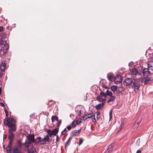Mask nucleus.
<instances>
[{
	"mask_svg": "<svg viewBox=\"0 0 153 153\" xmlns=\"http://www.w3.org/2000/svg\"><path fill=\"white\" fill-rule=\"evenodd\" d=\"M143 82V79H134L130 78H126L123 82V85L126 86H129L130 88L133 89L134 92L137 93Z\"/></svg>",
	"mask_w": 153,
	"mask_h": 153,
	"instance_id": "nucleus-1",
	"label": "nucleus"
},
{
	"mask_svg": "<svg viewBox=\"0 0 153 153\" xmlns=\"http://www.w3.org/2000/svg\"><path fill=\"white\" fill-rule=\"evenodd\" d=\"M15 122V120L11 118H5L4 119V124L5 126H7L9 128L8 132L10 131L11 132L15 131L16 130L15 125L13 123Z\"/></svg>",
	"mask_w": 153,
	"mask_h": 153,
	"instance_id": "nucleus-2",
	"label": "nucleus"
},
{
	"mask_svg": "<svg viewBox=\"0 0 153 153\" xmlns=\"http://www.w3.org/2000/svg\"><path fill=\"white\" fill-rule=\"evenodd\" d=\"M23 144L20 140L18 141L17 143L11 147L12 153H23L22 150Z\"/></svg>",
	"mask_w": 153,
	"mask_h": 153,
	"instance_id": "nucleus-3",
	"label": "nucleus"
},
{
	"mask_svg": "<svg viewBox=\"0 0 153 153\" xmlns=\"http://www.w3.org/2000/svg\"><path fill=\"white\" fill-rule=\"evenodd\" d=\"M8 138L9 140V144L6 148L7 151V153H11V147L13 145V142L14 137V134L10 131L8 132Z\"/></svg>",
	"mask_w": 153,
	"mask_h": 153,
	"instance_id": "nucleus-4",
	"label": "nucleus"
},
{
	"mask_svg": "<svg viewBox=\"0 0 153 153\" xmlns=\"http://www.w3.org/2000/svg\"><path fill=\"white\" fill-rule=\"evenodd\" d=\"M105 92V91L104 89L103 90H101L100 95L96 97V100L100 102H104V103H105L106 99V96L104 94Z\"/></svg>",
	"mask_w": 153,
	"mask_h": 153,
	"instance_id": "nucleus-5",
	"label": "nucleus"
},
{
	"mask_svg": "<svg viewBox=\"0 0 153 153\" xmlns=\"http://www.w3.org/2000/svg\"><path fill=\"white\" fill-rule=\"evenodd\" d=\"M102 81H100V85L99 86L98 88L100 89V88L102 87L103 88V89L104 90V91H105V92L104 93V94L106 96V98L107 97V96H111L112 95V93L111 91H108V89L109 88L107 86H106L104 84H102Z\"/></svg>",
	"mask_w": 153,
	"mask_h": 153,
	"instance_id": "nucleus-6",
	"label": "nucleus"
},
{
	"mask_svg": "<svg viewBox=\"0 0 153 153\" xmlns=\"http://www.w3.org/2000/svg\"><path fill=\"white\" fill-rule=\"evenodd\" d=\"M91 118L94 119L93 120V122L94 123V124H96V119L95 118V116L91 113L88 114H85L84 116L82 117L83 120L85 121L88 118Z\"/></svg>",
	"mask_w": 153,
	"mask_h": 153,
	"instance_id": "nucleus-7",
	"label": "nucleus"
},
{
	"mask_svg": "<svg viewBox=\"0 0 153 153\" xmlns=\"http://www.w3.org/2000/svg\"><path fill=\"white\" fill-rule=\"evenodd\" d=\"M59 131V129L56 128L54 129L51 130L50 129H48L47 131L49 136L51 137L52 135H56V134L58 133Z\"/></svg>",
	"mask_w": 153,
	"mask_h": 153,
	"instance_id": "nucleus-8",
	"label": "nucleus"
},
{
	"mask_svg": "<svg viewBox=\"0 0 153 153\" xmlns=\"http://www.w3.org/2000/svg\"><path fill=\"white\" fill-rule=\"evenodd\" d=\"M114 81L117 84H119L122 81V77L121 75H117L115 78Z\"/></svg>",
	"mask_w": 153,
	"mask_h": 153,
	"instance_id": "nucleus-9",
	"label": "nucleus"
},
{
	"mask_svg": "<svg viewBox=\"0 0 153 153\" xmlns=\"http://www.w3.org/2000/svg\"><path fill=\"white\" fill-rule=\"evenodd\" d=\"M28 144H31L32 143H34L35 142V140L34 136L33 135H30L27 137Z\"/></svg>",
	"mask_w": 153,
	"mask_h": 153,
	"instance_id": "nucleus-10",
	"label": "nucleus"
},
{
	"mask_svg": "<svg viewBox=\"0 0 153 153\" xmlns=\"http://www.w3.org/2000/svg\"><path fill=\"white\" fill-rule=\"evenodd\" d=\"M6 68L5 62L4 61H2L1 64H0V69L1 71H4Z\"/></svg>",
	"mask_w": 153,
	"mask_h": 153,
	"instance_id": "nucleus-11",
	"label": "nucleus"
},
{
	"mask_svg": "<svg viewBox=\"0 0 153 153\" xmlns=\"http://www.w3.org/2000/svg\"><path fill=\"white\" fill-rule=\"evenodd\" d=\"M105 103H104V102L98 103V104L96 105V109L99 110L102 109Z\"/></svg>",
	"mask_w": 153,
	"mask_h": 153,
	"instance_id": "nucleus-12",
	"label": "nucleus"
},
{
	"mask_svg": "<svg viewBox=\"0 0 153 153\" xmlns=\"http://www.w3.org/2000/svg\"><path fill=\"white\" fill-rule=\"evenodd\" d=\"M148 68H144L143 71V74L144 76H147L150 74V72L149 71Z\"/></svg>",
	"mask_w": 153,
	"mask_h": 153,
	"instance_id": "nucleus-13",
	"label": "nucleus"
},
{
	"mask_svg": "<svg viewBox=\"0 0 153 153\" xmlns=\"http://www.w3.org/2000/svg\"><path fill=\"white\" fill-rule=\"evenodd\" d=\"M151 78H149V77H146L143 79V82H144V84L149 83L151 81Z\"/></svg>",
	"mask_w": 153,
	"mask_h": 153,
	"instance_id": "nucleus-14",
	"label": "nucleus"
},
{
	"mask_svg": "<svg viewBox=\"0 0 153 153\" xmlns=\"http://www.w3.org/2000/svg\"><path fill=\"white\" fill-rule=\"evenodd\" d=\"M110 98L107 101V103H108L111 102H113L115 101L116 99V97L112 95L111 96H109Z\"/></svg>",
	"mask_w": 153,
	"mask_h": 153,
	"instance_id": "nucleus-15",
	"label": "nucleus"
},
{
	"mask_svg": "<svg viewBox=\"0 0 153 153\" xmlns=\"http://www.w3.org/2000/svg\"><path fill=\"white\" fill-rule=\"evenodd\" d=\"M137 74L136 68H133L132 69L131 74L134 77H135Z\"/></svg>",
	"mask_w": 153,
	"mask_h": 153,
	"instance_id": "nucleus-16",
	"label": "nucleus"
},
{
	"mask_svg": "<svg viewBox=\"0 0 153 153\" xmlns=\"http://www.w3.org/2000/svg\"><path fill=\"white\" fill-rule=\"evenodd\" d=\"M148 68L151 70H153V61L149 62L148 64Z\"/></svg>",
	"mask_w": 153,
	"mask_h": 153,
	"instance_id": "nucleus-17",
	"label": "nucleus"
},
{
	"mask_svg": "<svg viewBox=\"0 0 153 153\" xmlns=\"http://www.w3.org/2000/svg\"><path fill=\"white\" fill-rule=\"evenodd\" d=\"M81 130V129H79L78 130H75L73 131L72 133L73 136H75L77 135L80 132Z\"/></svg>",
	"mask_w": 153,
	"mask_h": 153,
	"instance_id": "nucleus-18",
	"label": "nucleus"
},
{
	"mask_svg": "<svg viewBox=\"0 0 153 153\" xmlns=\"http://www.w3.org/2000/svg\"><path fill=\"white\" fill-rule=\"evenodd\" d=\"M111 91L114 93L115 91L117 90V87L116 85H112L111 87Z\"/></svg>",
	"mask_w": 153,
	"mask_h": 153,
	"instance_id": "nucleus-19",
	"label": "nucleus"
},
{
	"mask_svg": "<svg viewBox=\"0 0 153 153\" xmlns=\"http://www.w3.org/2000/svg\"><path fill=\"white\" fill-rule=\"evenodd\" d=\"M41 137H38L35 140V144H37L40 142H41Z\"/></svg>",
	"mask_w": 153,
	"mask_h": 153,
	"instance_id": "nucleus-20",
	"label": "nucleus"
},
{
	"mask_svg": "<svg viewBox=\"0 0 153 153\" xmlns=\"http://www.w3.org/2000/svg\"><path fill=\"white\" fill-rule=\"evenodd\" d=\"M49 134H47L45 137L44 138V140H45V142H49L50 140V138L49 137Z\"/></svg>",
	"mask_w": 153,
	"mask_h": 153,
	"instance_id": "nucleus-21",
	"label": "nucleus"
},
{
	"mask_svg": "<svg viewBox=\"0 0 153 153\" xmlns=\"http://www.w3.org/2000/svg\"><path fill=\"white\" fill-rule=\"evenodd\" d=\"M107 77L108 80L109 81H111L112 78H113V76L112 74L108 73L107 75Z\"/></svg>",
	"mask_w": 153,
	"mask_h": 153,
	"instance_id": "nucleus-22",
	"label": "nucleus"
},
{
	"mask_svg": "<svg viewBox=\"0 0 153 153\" xmlns=\"http://www.w3.org/2000/svg\"><path fill=\"white\" fill-rule=\"evenodd\" d=\"M52 121L53 123L55 121H58V117L56 116H53L51 118Z\"/></svg>",
	"mask_w": 153,
	"mask_h": 153,
	"instance_id": "nucleus-23",
	"label": "nucleus"
},
{
	"mask_svg": "<svg viewBox=\"0 0 153 153\" xmlns=\"http://www.w3.org/2000/svg\"><path fill=\"white\" fill-rule=\"evenodd\" d=\"M76 124H77V123L76 122V120L72 122V123L71 124L72 128L75 127Z\"/></svg>",
	"mask_w": 153,
	"mask_h": 153,
	"instance_id": "nucleus-24",
	"label": "nucleus"
},
{
	"mask_svg": "<svg viewBox=\"0 0 153 153\" xmlns=\"http://www.w3.org/2000/svg\"><path fill=\"white\" fill-rule=\"evenodd\" d=\"M27 153H36L35 150H33L32 149H30V150L29 149H28L27 151Z\"/></svg>",
	"mask_w": 153,
	"mask_h": 153,
	"instance_id": "nucleus-25",
	"label": "nucleus"
},
{
	"mask_svg": "<svg viewBox=\"0 0 153 153\" xmlns=\"http://www.w3.org/2000/svg\"><path fill=\"white\" fill-rule=\"evenodd\" d=\"M27 141L26 140L25 142L24 143H22L23 145H24L25 146V147L26 148H28V147H29V145L28 144H28H27Z\"/></svg>",
	"mask_w": 153,
	"mask_h": 153,
	"instance_id": "nucleus-26",
	"label": "nucleus"
},
{
	"mask_svg": "<svg viewBox=\"0 0 153 153\" xmlns=\"http://www.w3.org/2000/svg\"><path fill=\"white\" fill-rule=\"evenodd\" d=\"M61 120H60L58 121V123L56 124V126L57 127V128L59 129V126L61 123Z\"/></svg>",
	"mask_w": 153,
	"mask_h": 153,
	"instance_id": "nucleus-27",
	"label": "nucleus"
},
{
	"mask_svg": "<svg viewBox=\"0 0 153 153\" xmlns=\"http://www.w3.org/2000/svg\"><path fill=\"white\" fill-rule=\"evenodd\" d=\"M116 91H116V94H117V96H119L122 94L121 92L120 91V90H118Z\"/></svg>",
	"mask_w": 153,
	"mask_h": 153,
	"instance_id": "nucleus-28",
	"label": "nucleus"
},
{
	"mask_svg": "<svg viewBox=\"0 0 153 153\" xmlns=\"http://www.w3.org/2000/svg\"><path fill=\"white\" fill-rule=\"evenodd\" d=\"M112 109H111L109 112V118H110V120H111L112 118Z\"/></svg>",
	"mask_w": 153,
	"mask_h": 153,
	"instance_id": "nucleus-29",
	"label": "nucleus"
},
{
	"mask_svg": "<svg viewBox=\"0 0 153 153\" xmlns=\"http://www.w3.org/2000/svg\"><path fill=\"white\" fill-rule=\"evenodd\" d=\"M114 144L113 143H112L109 146L108 148L112 150V148L114 147Z\"/></svg>",
	"mask_w": 153,
	"mask_h": 153,
	"instance_id": "nucleus-30",
	"label": "nucleus"
},
{
	"mask_svg": "<svg viewBox=\"0 0 153 153\" xmlns=\"http://www.w3.org/2000/svg\"><path fill=\"white\" fill-rule=\"evenodd\" d=\"M8 48V46L7 45H6L5 44L3 47V50H6Z\"/></svg>",
	"mask_w": 153,
	"mask_h": 153,
	"instance_id": "nucleus-31",
	"label": "nucleus"
},
{
	"mask_svg": "<svg viewBox=\"0 0 153 153\" xmlns=\"http://www.w3.org/2000/svg\"><path fill=\"white\" fill-rule=\"evenodd\" d=\"M140 138H139L136 141V144L137 146H139L140 145Z\"/></svg>",
	"mask_w": 153,
	"mask_h": 153,
	"instance_id": "nucleus-32",
	"label": "nucleus"
},
{
	"mask_svg": "<svg viewBox=\"0 0 153 153\" xmlns=\"http://www.w3.org/2000/svg\"><path fill=\"white\" fill-rule=\"evenodd\" d=\"M83 141V139L82 138L79 139V142L78 143L79 146H80L82 143Z\"/></svg>",
	"mask_w": 153,
	"mask_h": 153,
	"instance_id": "nucleus-33",
	"label": "nucleus"
},
{
	"mask_svg": "<svg viewBox=\"0 0 153 153\" xmlns=\"http://www.w3.org/2000/svg\"><path fill=\"white\" fill-rule=\"evenodd\" d=\"M67 131L66 129L65 128L64 129V130L62 132H61V134L62 135H63L65 134V132Z\"/></svg>",
	"mask_w": 153,
	"mask_h": 153,
	"instance_id": "nucleus-34",
	"label": "nucleus"
},
{
	"mask_svg": "<svg viewBox=\"0 0 153 153\" xmlns=\"http://www.w3.org/2000/svg\"><path fill=\"white\" fill-rule=\"evenodd\" d=\"M82 120V118H80L77 120H76V122L77 123V125L81 123Z\"/></svg>",
	"mask_w": 153,
	"mask_h": 153,
	"instance_id": "nucleus-35",
	"label": "nucleus"
},
{
	"mask_svg": "<svg viewBox=\"0 0 153 153\" xmlns=\"http://www.w3.org/2000/svg\"><path fill=\"white\" fill-rule=\"evenodd\" d=\"M112 150V149H110L108 148L107 150L104 153H109L111 152Z\"/></svg>",
	"mask_w": 153,
	"mask_h": 153,
	"instance_id": "nucleus-36",
	"label": "nucleus"
},
{
	"mask_svg": "<svg viewBox=\"0 0 153 153\" xmlns=\"http://www.w3.org/2000/svg\"><path fill=\"white\" fill-rule=\"evenodd\" d=\"M76 114H77L78 115H80L81 114V110H79V111H76Z\"/></svg>",
	"mask_w": 153,
	"mask_h": 153,
	"instance_id": "nucleus-37",
	"label": "nucleus"
},
{
	"mask_svg": "<svg viewBox=\"0 0 153 153\" xmlns=\"http://www.w3.org/2000/svg\"><path fill=\"white\" fill-rule=\"evenodd\" d=\"M138 126H138V125H137L136 124V123H135L134 125L133 126V127L134 128H137L138 127Z\"/></svg>",
	"mask_w": 153,
	"mask_h": 153,
	"instance_id": "nucleus-38",
	"label": "nucleus"
},
{
	"mask_svg": "<svg viewBox=\"0 0 153 153\" xmlns=\"http://www.w3.org/2000/svg\"><path fill=\"white\" fill-rule=\"evenodd\" d=\"M4 42L3 40L0 39V45H4Z\"/></svg>",
	"mask_w": 153,
	"mask_h": 153,
	"instance_id": "nucleus-39",
	"label": "nucleus"
},
{
	"mask_svg": "<svg viewBox=\"0 0 153 153\" xmlns=\"http://www.w3.org/2000/svg\"><path fill=\"white\" fill-rule=\"evenodd\" d=\"M71 125L70 124L67 127V128L68 130H70L71 129Z\"/></svg>",
	"mask_w": 153,
	"mask_h": 153,
	"instance_id": "nucleus-40",
	"label": "nucleus"
},
{
	"mask_svg": "<svg viewBox=\"0 0 153 153\" xmlns=\"http://www.w3.org/2000/svg\"><path fill=\"white\" fill-rule=\"evenodd\" d=\"M59 136L58 135L56 136V142H58L59 140Z\"/></svg>",
	"mask_w": 153,
	"mask_h": 153,
	"instance_id": "nucleus-41",
	"label": "nucleus"
},
{
	"mask_svg": "<svg viewBox=\"0 0 153 153\" xmlns=\"http://www.w3.org/2000/svg\"><path fill=\"white\" fill-rule=\"evenodd\" d=\"M150 57L151 59H153V53L150 54Z\"/></svg>",
	"mask_w": 153,
	"mask_h": 153,
	"instance_id": "nucleus-42",
	"label": "nucleus"
},
{
	"mask_svg": "<svg viewBox=\"0 0 153 153\" xmlns=\"http://www.w3.org/2000/svg\"><path fill=\"white\" fill-rule=\"evenodd\" d=\"M100 111H97L96 112V115L97 116H98V115L100 114Z\"/></svg>",
	"mask_w": 153,
	"mask_h": 153,
	"instance_id": "nucleus-43",
	"label": "nucleus"
},
{
	"mask_svg": "<svg viewBox=\"0 0 153 153\" xmlns=\"http://www.w3.org/2000/svg\"><path fill=\"white\" fill-rule=\"evenodd\" d=\"M123 125L122 124H121L120 126L119 127V131H120V130H121V129L123 128Z\"/></svg>",
	"mask_w": 153,
	"mask_h": 153,
	"instance_id": "nucleus-44",
	"label": "nucleus"
},
{
	"mask_svg": "<svg viewBox=\"0 0 153 153\" xmlns=\"http://www.w3.org/2000/svg\"><path fill=\"white\" fill-rule=\"evenodd\" d=\"M3 30V27H0V32L2 31Z\"/></svg>",
	"mask_w": 153,
	"mask_h": 153,
	"instance_id": "nucleus-45",
	"label": "nucleus"
},
{
	"mask_svg": "<svg viewBox=\"0 0 153 153\" xmlns=\"http://www.w3.org/2000/svg\"><path fill=\"white\" fill-rule=\"evenodd\" d=\"M141 120H140V121H139V122H135L136 123V124L137 125H138V126H139L140 122V121H141Z\"/></svg>",
	"mask_w": 153,
	"mask_h": 153,
	"instance_id": "nucleus-46",
	"label": "nucleus"
},
{
	"mask_svg": "<svg viewBox=\"0 0 153 153\" xmlns=\"http://www.w3.org/2000/svg\"><path fill=\"white\" fill-rule=\"evenodd\" d=\"M3 33H0V36L1 37V38H2V39H4V37L3 36Z\"/></svg>",
	"mask_w": 153,
	"mask_h": 153,
	"instance_id": "nucleus-47",
	"label": "nucleus"
},
{
	"mask_svg": "<svg viewBox=\"0 0 153 153\" xmlns=\"http://www.w3.org/2000/svg\"><path fill=\"white\" fill-rule=\"evenodd\" d=\"M136 153H141V151L139 149L137 151Z\"/></svg>",
	"mask_w": 153,
	"mask_h": 153,
	"instance_id": "nucleus-48",
	"label": "nucleus"
},
{
	"mask_svg": "<svg viewBox=\"0 0 153 153\" xmlns=\"http://www.w3.org/2000/svg\"><path fill=\"white\" fill-rule=\"evenodd\" d=\"M0 104L1 105V106H4V105L3 103H0Z\"/></svg>",
	"mask_w": 153,
	"mask_h": 153,
	"instance_id": "nucleus-49",
	"label": "nucleus"
},
{
	"mask_svg": "<svg viewBox=\"0 0 153 153\" xmlns=\"http://www.w3.org/2000/svg\"><path fill=\"white\" fill-rule=\"evenodd\" d=\"M3 52V54H4V53H5V52L4 51L2 50H0V52Z\"/></svg>",
	"mask_w": 153,
	"mask_h": 153,
	"instance_id": "nucleus-50",
	"label": "nucleus"
},
{
	"mask_svg": "<svg viewBox=\"0 0 153 153\" xmlns=\"http://www.w3.org/2000/svg\"><path fill=\"white\" fill-rule=\"evenodd\" d=\"M2 76V74L1 73H0V78H1Z\"/></svg>",
	"mask_w": 153,
	"mask_h": 153,
	"instance_id": "nucleus-51",
	"label": "nucleus"
},
{
	"mask_svg": "<svg viewBox=\"0 0 153 153\" xmlns=\"http://www.w3.org/2000/svg\"><path fill=\"white\" fill-rule=\"evenodd\" d=\"M5 114H6V117H8V115H9L8 113H6Z\"/></svg>",
	"mask_w": 153,
	"mask_h": 153,
	"instance_id": "nucleus-52",
	"label": "nucleus"
},
{
	"mask_svg": "<svg viewBox=\"0 0 153 153\" xmlns=\"http://www.w3.org/2000/svg\"><path fill=\"white\" fill-rule=\"evenodd\" d=\"M4 111L5 114L8 113L6 109L4 110Z\"/></svg>",
	"mask_w": 153,
	"mask_h": 153,
	"instance_id": "nucleus-53",
	"label": "nucleus"
},
{
	"mask_svg": "<svg viewBox=\"0 0 153 153\" xmlns=\"http://www.w3.org/2000/svg\"><path fill=\"white\" fill-rule=\"evenodd\" d=\"M41 140H42L41 141V142H43V141H45V140H44V138L41 139Z\"/></svg>",
	"mask_w": 153,
	"mask_h": 153,
	"instance_id": "nucleus-54",
	"label": "nucleus"
},
{
	"mask_svg": "<svg viewBox=\"0 0 153 153\" xmlns=\"http://www.w3.org/2000/svg\"><path fill=\"white\" fill-rule=\"evenodd\" d=\"M96 118H97V120H100V117H97Z\"/></svg>",
	"mask_w": 153,
	"mask_h": 153,
	"instance_id": "nucleus-55",
	"label": "nucleus"
},
{
	"mask_svg": "<svg viewBox=\"0 0 153 153\" xmlns=\"http://www.w3.org/2000/svg\"><path fill=\"white\" fill-rule=\"evenodd\" d=\"M94 86H92V87H91V89L92 90L94 91V90H93V88H94Z\"/></svg>",
	"mask_w": 153,
	"mask_h": 153,
	"instance_id": "nucleus-56",
	"label": "nucleus"
},
{
	"mask_svg": "<svg viewBox=\"0 0 153 153\" xmlns=\"http://www.w3.org/2000/svg\"><path fill=\"white\" fill-rule=\"evenodd\" d=\"M1 88H0V95H1Z\"/></svg>",
	"mask_w": 153,
	"mask_h": 153,
	"instance_id": "nucleus-57",
	"label": "nucleus"
},
{
	"mask_svg": "<svg viewBox=\"0 0 153 153\" xmlns=\"http://www.w3.org/2000/svg\"><path fill=\"white\" fill-rule=\"evenodd\" d=\"M69 140H70V139H68V142L69 141Z\"/></svg>",
	"mask_w": 153,
	"mask_h": 153,
	"instance_id": "nucleus-58",
	"label": "nucleus"
},
{
	"mask_svg": "<svg viewBox=\"0 0 153 153\" xmlns=\"http://www.w3.org/2000/svg\"><path fill=\"white\" fill-rule=\"evenodd\" d=\"M152 107H153V104L152 105Z\"/></svg>",
	"mask_w": 153,
	"mask_h": 153,
	"instance_id": "nucleus-59",
	"label": "nucleus"
}]
</instances>
